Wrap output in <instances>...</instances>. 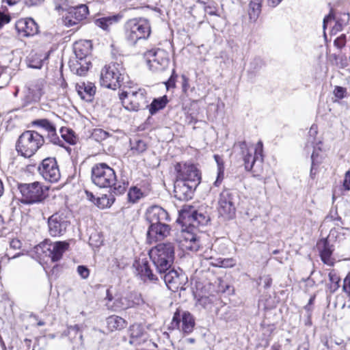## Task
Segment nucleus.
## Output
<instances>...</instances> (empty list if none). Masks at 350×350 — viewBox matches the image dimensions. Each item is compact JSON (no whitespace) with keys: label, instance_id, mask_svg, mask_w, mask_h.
<instances>
[{"label":"nucleus","instance_id":"obj_48","mask_svg":"<svg viewBox=\"0 0 350 350\" xmlns=\"http://www.w3.org/2000/svg\"><path fill=\"white\" fill-rule=\"evenodd\" d=\"M204 11L210 16H220V14L218 12L217 4L213 1L204 7Z\"/></svg>","mask_w":350,"mask_h":350},{"label":"nucleus","instance_id":"obj_35","mask_svg":"<svg viewBox=\"0 0 350 350\" xmlns=\"http://www.w3.org/2000/svg\"><path fill=\"white\" fill-rule=\"evenodd\" d=\"M262 8V0H251L249 4L248 14L250 21L255 22Z\"/></svg>","mask_w":350,"mask_h":350},{"label":"nucleus","instance_id":"obj_31","mask_svg":"<svg viewBox=\"0 0 350 350\" xmlns=\"http://www.w3.org/2000/svg\"><path fill=\"white\" fill-rule=\"evenodd\" d=\"M265 66V62L260 57H255L249 63L248 68L247 70L248 77L250 80H252L259 71Z\"/></svg>","mask_w":350,"mask_h":350},{"label":"nucleus","instance_id":"obj_57","mask_svg":"<svg viewBox=\"0 0 350 350\" xmlns=\"http://www.w3.org/2000/svg\"><path fill=\"white\" fill-rule=\"evenodd\" d=\"M259 280L263 283V287L265 289H268L271 287L272 284V278L270 275H264L260 277Z\"/></svg>","mask_w":350,"mask_h":350},{"label":"nucleus","instance_id":"obj_49","mask_svg":"<svg viewBox=\"0 0 350 350\" xmlns=\"http://www.w3.org/2000/svg\"><path fill=\"white\" fill-rule=\"evenodd\" d=\"M108 137L109 133L101 129H94L92 133V137L97 142L103 141Z\"/></svg>","mask_w":350,"mask_h":350},{"label":"nucleus","instance_id":"obj_10","mask_svg":"<svg viewBox=\"0 0 350 350\" xmlns=\"http://www.w3.org/2000/svg\"><path fill=\"white\" fill-rule=\"evenodd\" d=\"M176 179L198 186L201 182V173L197 167L190 163H177L174 165Z\"/></svg>","mask_w":350,"mask_h":350},{"label":"nucleus","instance_id":"obj_8","mask_svg":"<svg viewBox=\"0 0 350 350\" xmlns=\"http://www.w3.org/2000/svg\"><path fill=\"white\" fill-rule=\"evenodd\" d=\"M124 69L118 63L106 65L101 70L100 83L103 87L116 90L123 84Z\"/></svg>","mask_w":350,"mask_h":350},{"label":"nucleus","instance_id":"obj_26","mask_svg":"<svg viewBox=\"0 0 350 350\" xmlns=\"http://www.w3.org/2000/svg\"><path fill=\"white\" fill-rule=\"evenodd\" d=\"M123 16L120 13L114 14L107 16H103L96 18L94 21L96 26L100 27L105 31H109V27L111 25L118 23Z\"/></svg>","mask_w":350,"mask_h":350},{"label":"nucleus","instance_id":"obj_11","mask_svg":"<svg viewBox=\"0 0 350 350\" xmlns=\"http://www.w3.org/2000/svg\"><path fill=\"white\" fill-rule=\"evenodd\" d=\"M237 196L236 192L229 189L224 190L219 198V214L226 219H231L235 216L236 202Z\"/></svg>","mask_w":350,"mask_h":350},{"label":"nucleus","instance_id":"obj_34","mask_svg":"<svg viewBox=\"0 0 350 350\" xmlns=\"http://www.w3.org/2000/svg\"><path fill=\"white\" fill-rule=\"evenodd\" d=\"M115 196L116 195L109 190V194H103L100 197H97L94 204L100 208L110 207L116 200Z\"/></svg>","mask_w":350,"mask_h":350},{"label":"nucleus","instance_id":"obj_2","mask_svg":"<svg viewBox=\"0 0 350 350\" xmlns=\"http://www.w3.org/2000/svg\"><path fill=\"white\" fill-rule=\"evenodd\" d=\"M184 219L182 232L185 234L186 241L196 244L199 241L197 232L200 231V226H204L210 221L209 215L203 208L196 209L189 207V210L184 211Z\"/></svg>","mask_w":350,"mask_h":350},{"label":"nucleus","instance_id":"obj_55","mask_svg":"<svg viewBox=\"0 0 350 350\" xmlns=\"http://www.w3.org/2000/svg\"><path fill=\"white\" fill-rule=\"evenodd\" d=\"M334 96L340 99L345 98L346 94V89L341 86H336L334 90Z\"/></svg>","mask_w":350,"mask_h":350},{"label":"nucleus","instance_id":"obj_51","mask_svg":"<svg viewBox=\"0 0 350 350\" xmlns=\"http://www.w3.org/2000/svg\"><path fill=\"white\" fill-rule=\"evenodd\" d=\"M182 78V91L186 95L189 96V91L190 90L192 92L194 90V88H189V78L185 76V75H183L181 76Z\"/></svg>","mask_w":350,"mask_h":350},{"label":"nucleus","instance_id":"obj_12","mask_svg":"<svg viewBox=\"0 0 350 350\" xmlns=\"http://www.w3.org/2000/svg\"><path fill=\"white\" fill-rule=\"evenodd\" d=\"M104 301L107 309L112 312H120L131 308L129 294L124 297L117 294L112 286L106 290Z\"/></svg>","mask_w":350,"mask_h":350},{"label":"nucleus","instance_id":"obj_23","mask_svg":"<svg viewBox=\"0 0 350 350\" xmlns=\"http://www.w3.org/2000/svg\"><path fill=\"white\" fill-rule=\"evenodd\" d=\"M48 251V256L52 262L59 261L63 256V254L68 250L69 243L66 241H58L45 245Z\"/></svg>","mask_w":350,"mask_h":350},{"label":"nucleus","instance_id":"obj_64","mask_svg":"<svg viewBox=\"0 0 350 350\" xmlns=\"http://www.w3.org/2000/svg\"><path fill=\"white\" fill-rule=\"evenodd\" d=\"M10 248L14 250L20 249L22 246V243L20 240L17 239H12L10 242Z\"/></svg>","mask_w":350,"mask_h":350},{"label":"nucleus","instance_id":"obj_3","mask_svg":"<svg viewBox=\"0 0 350 350\" xmlns=\"http://www.w3.org/2000/svg\"><path fill=\"white\" fill-rule=\"evenodd\" d=\"M174 254V245L170 242L159 243L148 252L149 258L158 273H163L172 267Z\"/></svg>","mask_w":350,"mask_h":350},{"label":"nucleus","instance_id":"obj_41","mask_svg":"<svg viewBox=\"0 0 350 350\" xmlns=\"http://www.w3.org/2000/svg\"><path fill=\"white\" fill-rule=\"evenodd\" d=\"M329 221H334L336 226L340 227L341 230L343 229L342 226L344 225V221L342 217L338 215L336 208H331L329 214L325 217L324 222Z\"/></svg>","mask_w":350,"mask_h":350},{"label":"nucleus","instance_id":"obj_56","mask_svg":"<svg viewBox=\"0 0 350 350\" xmlns=\"http://www.w3.org/2000/svg\"><path fill=\"white\" fill-rule=\"evenodd\" d=\"M318 157V154L316 153L314 151H313L312 155H311V161H312V165H311V169H310V176L312 177L313 175L316 174L317 169L315 167L316 165H318V162H316V157Z\"/></svg>","mask_w":350,"mask_h":350},{"label":"nucleus","instance_id":"obj_21","mask_svg":"<svg viewBox=\"0 0 350 350\" xmlns=\"http://www.w3.org/2000/svg\"><path fill=\"white\" fill-rule=\"evenodd\" d=\"M146 219L149 225L166 222L170 220L168 213L163 208L158 205L151 206L146 210Z\"/></svg>","mask_w":350,"mask_h":350},{"label":"nucleus","instance_id":"obj_37","mask_svg":"<svg viewBox=\"0 0 350 350\" xmlns=\"http://www.w3.org/2000/svg\"><path fill=\"white\" fill-rule=\"evenodd\" d=\"M68 337L76 342H83V334L81 331V326L79 325H75L68 327Z\"/></svg>","mask_w":350,"mask_h":350},{"label":"nucleus","instance_id":"obj_43","mask_svg":"<svg viewBox=\"0 0 350 350\" xmlns=\"http://www.w3.org/2000/svg\"><path fill=\"white\" fill-rule=\"evenodd\" d=\"M130 144L131 150L137 154L142 153L147 149L146 143L141 139L137 138L133 140L131 139Z\"/></svg>","mask_w":350,"mask_h":350},{"label":"nucleus","instance_id":"obj_59","mask_svg":"<svg viewBox=\"0 0 350 350\" xmlns=\"http://www.w3.org/2000/svg\"><path fill=\"white\" fill-rule=\"evenodd\" d=\"M342 187L345 191L350 190V170H347L345 174Z\"/></svg>","mask_w":350,"mask_h":350},{"label":"nucleus","instance_id":"obj_13","mask_svg":"<svg viewBox=\"0 0 350 350\" xmlns=\"http://www.w3.org/2000/svg\"><path fill=\"white\" fill-rule=\"evenodd\" d=\"M145 58L149 68L153 72L165 70L169 65L170 59L165 51L152 49L145 53Z\"/></svg>","mask_w":350,"mask_h":350},{"label":"nucleus","instance_id":"obj_46","mask_svg":"<svg viewBox=\"0 0 350 350\" xmlns=\"http://www.w3.org/2000/svg\"><path fill=\"white\" fill-rule=\"evenodd\" d=\"M46 139H48L51 143L55 145L64 147L63 141L59 139L56 132L55 126L51 129V131L47 132Z\"/></svg>","mask_w":350,"mask_h":350},{"label":"nucleus","instance_id":"obj_6","mask_svg":"<svg viewBox=\"0 0 350 350\" xmlns=\"http://www.w3.org/2000/svg\"><path fill=\"white\" fill-rule=\"evenodd\" d=\"M18 189L21 194V202L24 204H38L43 202L48 196V187L39 182L19 183Z\"/></svg>","mask_w":350,"mask_h":350},{"label":"nucleus","instance_id":"obj_38","mask_svg":"<svg viewBox=\"0 0 350 350\" xmlns=\"http://www.w3.org/2000/svg\"><path fill=\"white\" fill-rule=\"evenodd\" d=\"M92 64L90 60L79 61L77 63L72 66V71L79 76H85L88 72Z\"/></svg>","mask_w":350,"mask_h":350},{"label":"nucleus","instance_id":"obj_27","mask_svg":"<svg viewBox=\"0 0 350 350\" xmlns=\"http://www.w3.org/2000/svg\"><path fill=\"white\" fill-rule=\"evenodd\" d=\"M321 260L324 264L332 265L331 256L333 254V247L331 245L327 238L323 239L319 244Z\"/></svg>","mask_w":350,"mask_h":350},{"label":"nucleus","instance_id":"obj_61","mask_svg":"<svg viewBox=\"0 0 350 350\" xmlns=\"http://www.w3.org/2000/svg\"><path fill=\"white\" fill-rule=\"evenodd\" d=\"M10 20L11 18L8 14L0 11V29L4 25L9 23Z\"/></svg>","mask_w":350,"mask_h":350},{"label":"nucleus","instance_id":"obj_60","mask_svg":"<svg viewBox=\"0 0 350 350\" xmlns=\"http://www.w3.org/2000/svg\"><path fill=\"white\" fill-rule=\"evenodd\" d=\"M340 232L338 231V230L337 228L334 227L330 230L328 237L332 240L340 241Z\"/></svg>","mask_w":350,"mask_h":350},{"label":"nucleus","instance_id":"obj_58","mask_svg":"<svg viewBox=\"0 0 350 350\" xmlns=\"http://www.w3.org/2000/svg\"><path fill=\"white\" fill-rule=\"evenodd\" d=\"M64 23L65 25L67 27H72L78 24L79 22L77 21L76 18L71 17L70 15L68 14L66 16L64 17Z\"/></svg>","mask_w":350,"mask_h":350},{"label":"nucleus","instance_id":"obj_1","mask_svg":"<svg viewBox=\"0 0 350 350\" xmlns=\"http://www.w3.org/2000/svg\"><path fill=\"white\" fill-rule=\"evenodd\" d=\"M92 183L100 188H109L114 194L120 196L125 193L129 187L128 179L122 176L117 178L115 170L105 163H98L91 170Z\"/></svg>","mask_w":350,"mask_h":350},{"label":"nucleus","instance_id":"obj_14","mask_svg":"<svg viewBox=\"0 0 350 350\" xmlns=\"http://www.w3.org/2000/svg\"><path fill=\"white\" fill-rule=\"evenodd\" d=\"M170 291L176 292L179 289H184V285L187 282V277L182 269L176 270L170 269L163 273H159Z\"/></svg>","mask_w":350,"mask_h":350},{"label":"nucleus","instance_id":"obj_24","mask_svg":"<svg viewBox=\"0 0 350 350\" xmlns=\"http://www.w3.org/2000/svg\"><path fill=\"white\" fill-rule=\"evenodd\" d=\"M131 345L137 346L144 344L147 340V334L140 324H133L129 327Z\"/></svg>","mask_w":350,"mask_h":350},{"label":"nucleus","instance_id":"obj_5","mask_svg":"<svg viewBox=\"0 0 350 350\" xmlns=\"http://www.w3.org/2000/svg\"><path fill=\"white\" fill-rule=\"evenodd\" d=\"M124 38L129 44L134 46L137 41L149 38L151 29L148 21L144 18H132L124 26Z\"/></svg>","mask_w":350,"mask_h":350},{"label":"nucleus","instance_id":"obj_52","mask_svg":"<svg viewBox=\"0 0 350 350\" xmlns=\"http://www.w3.org/2000/svg\"><path fill=\"white\" fill-rule=\"evenodd\" d=\"M178 75L176 74L175 70H172V75L168 80L165 83L167 90L174 88L176 86V81Z\"/></svg>","mask_w":350,"mask_h":350},{"label":"nucleus","instance_id":"obj_25","mask_svg":"<svg viewBox=\"0 0 350 350\" xmlns=\"http://www.w3.org/2000/svg\"><path fill=\"white\" fill-rule=\"evenodd\" d=\"M76 90L81 99L91 102L96 93V86L91 82H81L77 83Z\"/></svg>","mask_w":350,"mask_h":350},{"label":"nucleus","instance_id":"obj_53","mask_svg":"<svg viewBox=\"0 0 350 350\" xmlns=\"http://www.w3.org/2000/svg\"><path fill=\"white\" fill-rule=\"evenodd\" d=\"M77 271L82 279H87L90 275V269L85 265H79Z\"/></svg>","mask_w":350,"mask_h":350},{"label":"nucleus","instance_id":"obj_40","mask_svg":"<svg viewBox=\"0 0 350 350\" xmlns=\"http://www.w3.org/2000/svg\"><path fill=\"white\" fill-rule=\"evenodd\" d=\"M60 133L63 139L70 145H75L77 142V137L73 130L68 128H62Z\"/></svg>","mask_w":350,"mask_h":350},{"label":"nucleus","instance_id":"obj_4","mask_svg":"<svg viewBox=\"0 0 350 350\" xmlns=\"http://www.w3.org/2000/svg\"><path fill=\"white\" fill-rule=\"evenodd\" d=\"M44 138L42 134L35 131H25L18 137L16 150L25 158L33 156L44 144Z\"/></svg>","mask_w":350,"mask_h":350},{"label":"nucleus","instance_id":"obj_45","mask_svg":"<svg viewBox=\"0 0 350 350\" xmlns=\"http://www.w3.org/2000/svg\"><path fill=\"white\" fill-rule=\"evenodd\" d=\"M131 308L139 306L144 304V300L140 293L137 291H132L129 293Z\"/></svg>","mask_w":350,"mask_h":350},{"label":"nucleus","instance_id":"obj_16","mask_svg":"<svg viewBox=\"0 0 350 350\" xmlns=\"http://www.w3.org/2000/svg\"><path fill=\"white\" fill-rule=\"evenodd\" d=\"M40 174L50 183H57L61 177L59 167L55 157L43 159L38 167Z\"/></svg>","mask_w":350,"mask_h":350},{"label":"nucleus","instance_id":"obj_30","mask_svg":"<svg viewBox=\"0 0 350 350\" xmlns=\"http://www.w3.org/2000/svg\"><path fill=\"white\" fill-rule=\"evenodd\" d=\"M169 100L166 95L155 98L152 100L150 105H146V107L148 109L150 115H155L160 110L163 109Z\"/></svg>","mask_w":350,"mask_h":350},{"label":"nucleus","instance_id":"obj_36","mask_svg":"<svg viewBox=\"0 0 350 350\" xmlns=\"http://www.w3.org/2000/svg\"><path fill=\"white\" fill-rule=\"evenodd\" d=\"M213 158L217 165V178L213 185L215 187H219L224 178V163L223 159L219 154H214Z\"/></svg>","mask_w":350,"mask_h":350},{"label":"nucleus","instance_id":"obj_7","mask_svg":"<svg viewBox=\"0 0 350 350\" xmlns=\"http://www.w3.org/2000/svg\"><path fill=\"white\" fill-rule=\"evenodd\" d=\"M71 213L66 208L56 211L47 219L48 232L52 237L64 236L70 226Z\"/></svg>","mask_w":350,"mask_h":350},{"label":"nucleus","instance_id":"obj_20","mask_svg":"<svg viewBox=\"0 0 350 350\" xmlns=\"http://www.w3.org/2000/svg\"><path fill=\"white\" fill-rule=\"evenodd\" d=\"M15 28L18 34L24 37L33 36L39 31L38 25L32 18L19 19L15 24Z\"/></svg>","mask_w":350,"mask_h":350},{"label":"nucleus","instance_id":"obj_19","mask_svg":"<svg viewBox=\"0 0 350 350\" xmlns=\"http://www.w3.org/2000/svg\"><path fill=\"white\" fill-rule=\"evenodd\" d=\"M44 94V81L37 79L31 81L27 86V91L25 96L26 104L38 102Z\"/></svg>","mask_w":350,"mask_h":350},{"label":"nucleus","instance_id":"obj_42","mask_svg":"<svg viewBox=\"0 0 350 350\" xmlns=\"http://www.w3.org/2000/svg\"><path fill=\"white\" fill-rule=\"evenodd\" d=\"M108 325L113 329H122L126 327V321L119 316H111L107 319Z\"/></svg>","mask_w":350,"mask_h":350},{"label":"nucleus","instance_id":"obj_47","mask_svg":"<svg viewBox=\"0 0 350 350\" xmlns=\"http://www.w3.org/2000/svg\"><path fill=\"white\" fill-rule=\"evenodd\" d=\"M263 145L262 142H258L254 150V154L252 155V159L254 162L259 161L260 163L263 161Z\"/></svg>","mask_w":350,"mask_h":350},{"label":"nucleus","instance_id":"obj_50","mask_svg":"<svg viewBox=\"0 0 350 350\" xmlns=\"http://www.w3.org/2000/svg\"><path fill=\"white\" fill-rule=\"evenodd\" d=\"M244 161L245 169L247 171H251L254 167V162L252 159V153L249 152L242 155Z\"/></svg>","mask_w":350,"mask_h":350},{"label":"nucleus","instance_id":"obj_63","mask_svg":"<svg viewBox=\"0 0 350 350\" xmlns=\"http://www.w3.org/2000/svg\"><path fill=\"white\" fill-rule=\"evenodd\" d=\"M220 263V267H233L235 264L232 258H224L221 260Z\"/></svg>","mask_w":350,"mask_h":350},{"label":"nucleus","instance_id":"obj_44","mask_svg":"<svg viewBox=\"0 0 350 350\" xmlns=\"http://www.w3.org/2000/svg\"><path fill=\"white\" fill-rule=\"evenodd\" d=\"M32 125L38 126L46 132L51 131V129L55 126L49 120L46 118L35 120L32 122Z\"/></svg>","mask_w":350,"mask_h":350},{"label":"nucleus","instance_id":"obj_32","mask_svg":"<svg viewBox=\"0 0 350 350\" xmlns=\"http://www.w3.org/2000/svg\"><path fill=\"white\" fill-rule=\"evenodd\" d=\"M68 14L71 17L76 18L79 22L86 18L89 14V8L85 4H81L76 7H71L68 10Z\"/></svg>","mask_w":350,"mask_h":350},{"label":"nucleus","instance_id":"obj_54","mask_svg":"<svg viewBox=\"0 0 350 350\" xmlns=\"http://www.w3.org/2000/svg\"><path fill=\"white\" fill-rule=\"evenodd\" d=\"M234 148H238L240 150L241 155H244L250 152L247 144L245 141L239 142L238 143L235 144Z\"/></svg>","mask_w":350,"mask_h":350},{"label":"nucleus","instance_id":"obj_62","mask_svg":"<svg viewBox=\"0 0 350 350\" xmlns=\"http://www.w3.org/2000/svg\"><path fill=\"white\" fill-rule=\"evenodd\" d=\"M343 283V291L347 293H350V273L345 278Z\"/></svg>","mask_w":350,"mask_h":350},{"label":"nucleus","instance_id":"obj_18","mask_svg":"<svg viewBox=\"0 0 350 350\" xmlns=\"http://www.w3.org/2000/svg\"><path fill=\"white\" fill-rule=\"evenodd\" d=\"M197 187V185L176 179L174 185V197L180 201H187L192 198Z\"/></svg>","mask_w":350,"mask_h":350},{"label":"nucleus","instance_id":"obj_28","mask_svg":"<svg viewBox=\"0 0 350 350\" xmlns=\"http://www.w3.org/2000/svg\"><path fill=\"white\" fill-rule=\"evenodd\" d=\"M51 51L45 53L31 54L28 58V66L31 68L40 69L44 64H47Z\"/></svg>","mask_w":350,"mask_h":350},{"label":"nucleus","instance_id":"obj_17","mask_svg":"<svg viewBox=\"0 0 350 350\" xmlns=\"http://www.w3.org/2000/svg\"><path fill=\"white\" fill-rule=\"evenodd\" d=\"M133 266L135 269L137 275L144 282L156 283L158 281V277L153 273L148 258L144 256L136 258Z\"/></svg>","mask_w":350,"mask_h":350},{"label":"nucleus","instance_id":"obj_29","mask_svg":"<svg viewBox=\"0 0 350 350\" xmlns=\"http://www.w3.org/2000/svg\"><path fill=\"white\" fill-rule=\"evenodd\" d=\"M91 42L84 41L83 42H75L74 44V52L77 59L79 61L86 60L91 52Z\"/></svg>","mask_w":350,"mask_h":350},{"label":"nucleus","instance_id":"obj_39","mask_svg":"<svg viewBox=\"0 0 350 350\" xmlns=\"http://www.w3.org/2000/svg\"><path fill=\"white\" fill-rule=\"evenodd\" d=\"M143 197H144V193L137 187L133 186L129 188L127 193V199L129 202L132 204L137 203Z\"/></svg>","mask_w":350,"mask_h":350},{"label":"nucleus","instance_id":"obj_15","mask_svg":"<svg viewBox=\"0 0 350 350\" xmlns=\"http://www.w3.org/2000/svg\"><path fill=\"white\" fill-rule=\"evenodd\" d=\"M181 323V331L185 334H191L194 329L196 322L193 314L189 311L181 312L177 310L173 315L170 328L172 329H180Z\"/></svg>","mask_w":350,"mask_h":350},{"label":"nucleus","instance_id":"obj_33","mask_svg":"<svg viewBox=\"0 0 350 350\" xmlns=\"http://www.w3.org/2000/svg\"><path fill=\"white\" fill-rule=\"evenodd\" d=\"M219 318L225 322H232L237 319L236 310L229 306H224L219 310Z\"/></svg>","mask_w":350,"mask_h":350},{"label":"nucleus","instance_id":"obj_9","mask_svg":"<svg viewBox=\"0 0 350 350\" xmlns=\"http://www.w3.org/2000/svg\"><path fill=\"white\" fill-rule=\"evenodd\" d=\"M119 98L122 106L130 111H137L147 105L146 91L144 89L129 92L123 91L119 94Z\"/></svg>","mask_w":350,"mask_h":350},{"label":"nucleus","instance_id":"obj_22","mask_svg":"<svg viewBox=\"0 0 350 350\" xmlns=\"http://www.w3.org/2000/svg\"><path fill=\"white\" fill-rule=\"evenodd\" d=\"M171 228L166 222L150 224L147 230V239L150 241H160L170 234Z\"/></svg>","mask_w":350,"mask_h":350}]
</instances>
